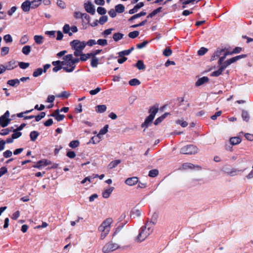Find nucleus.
Instances as JSON below:
<instances>
[{"instance_id":"1","label":"nucleus","mask_w":253,"mask_h":253,"mask_svg":"<svg viewBox=\"0 0 253 253\" xmlns=\"http://www.w3.org/2000/svg\"><path fill=\"white\" fill-rule=\"evenodd\" d=\"M79 61L80 59L78 58H74L73 54L66 55L64 56L63 60L62 61L63 69L66 72H72L76 67V64Z\"/></svg>"},{"instance_id":"57","label":"nucleus","mask_w":253,"mask_h":253,"mask_svg":"<svg viewBox=\"0 0 253 253\" xmlns=\"http://www.w3.org/2000/svg\"><path fill=\"white\" fill-rule=\"evenodd\" d=\"M99 45L104 46L107 44V41L105 39H99L97 42Z\"/></svg>"},{"instance_id":"53","label":"nucleus","mask_w":253,"mask_h":253,"mask_svg":"<svg viewBox=\"0 0 253 253\" xmlns=\"http://www.w3.org/2000/svg\"><path fill=\"white\" fill-rule=\"evenodd\" d=\"M29 63H25L23 62H19V66L20 68L22 69H25L29 66Z\"/></svg>"},{"instance_id":"15","label":"nucleus","mask_w":253,"mask_h":253,"mask_svg":"<svg viewBox=\"0 0 253 253\" xmlns=\"http://www.w3.org/2000/svg\"><path fill=\"white\" fill-rule=\"evenodd\" d=\"M225 68H226L225 66L223 65V64H222V65H221L220 66V67L218 70L214 71L211 73V76H213V77L219 76L221 74L222 72L223 71V70Z\"/></svg>"},{"instance_id":"43","label":"nucleus","mask_w":253,"mask_h":253,"mask_svg":"<svg viewBox=\"0 0 253 253\" xmlns=\"http://www.w3.org/2000/svg\"><path fill=\"white\" fill-rule=\"evenodd\" d=\"M18 130H16V129L13 131L14 133L12 134L11 137L14 139L20 137L22 135L21 132H18Z\"/></svg>"},{"instance_id":"47","label":"nucleus","mask_w":253,"mask_h":253,"mask_svg":"<svg viewBox=\"0 0 253 253\" xmlns=\"http://www.w3.org/2000/svg\"><path fill=\"white\" fill-rule=\"evenodd\" d=\"M70 94L67 91H64L62 92L60 94L57 95V97L68 98Z\"/></svg>"},{"instance_id":"54","label":"nucleus","mask_w":253,"mask_h":253,"mask_svg":"<svg viewBox=\"0 0 253 253\" xmlns=\"http://www.w3.org/2000/svg\"><path fill=\"white\" fill-rule=\"evenodd\" d=\"M176 123V124L180 125L183 127H185L188 125V123L186 121H184L181 120H177Z\"/></svg>"},{"instance_id":"46","label":"nucleus","mask_w":253,"mask_h":253,"mask_svg":"<svg viewBox=\"0 0 253 253\" xmlns=\"http://www.w3.org/2000/svg\"><path fill=\"white\" fill-rule=\"evenodd\" d=\"M139 34V32L137 31L131 32L128 34V37L130 38L134 39L137 37Z\"/></svg>"},{"instance_id":"26","label":"nucleus","mask_w":253,"mask_h":253,"mask_svg":"<svg viewBox=\"0 0 253 253\" xmlns=\"http://www.w3.org/2000/svg\"><path fill=\"white\" fill-rule=\"evenodd\" d=\"M120 163L121 161L119 160L113 161L109 163L108 165V168L110 169H113L117 167Z\"/></svg>"},{"instance_id":"32","label":"nucleus","mask_w":253,"mask_h":253,"mask_svg":"<svg viewBox=\"0 0 253 253\" xmlns=\"http://www.w3.org/2000/svg\"><path fill=\"white\" fill-rule=\"evenodd\" d=\"M39 133L36 131H33L30 133V136L31 140L32 141H35L39 136Z\"/></svg>"},{"instance_id":"55","label":"nucleus","mask_w":253,"mask_h":253,"mask_svg":"<svg viewBox=\"0 0 253 253\" xmlns=\"http://www.w3.org/2000/svg\"><path fill=\"white\" fill-rule=\"evenodd\" d=\"M45 116V113L43 112H42L40 113V114H39V115L38 116H35V119H36V121L37 122H38L40 120H41L43 118H44Z\"/></svg>"},{"instance_id":"36","label":"nucleus","mask_w":253,"mask_h":253,"mask_svg":"<svg viewBox=\"0 0 253 253\" xmlns=\"http://www.w3.org/2000/svg\"><path fill=\"white\" fill-rule=\"evenodd\" d=\"M172 51L169 47H167L163 50V54L166 57H169L172 54Z\"/></svg>"},{"instance_id":"20","label":"nucleus","mask_w":253,"mask_h":253,"mask_svg":"<svg viewBox=\"0 0 253 253\" xmlns=\"http://www.w3.org/2000/svg\"><path fill=\"white\" fill-rule=\"evenodd\" d=\"M44 38L41 35H35L34 37V40L36 43L38 44H41L43 42Z\"/></svg>"},{"instance_id":"34","label":"nucleus","mask_w":253,"mask_h":253,"mask_svg":"<svg viewBox=\"0 0 253 253\" xmlns=\"http://www.w3.org/2000/svg\"><path fill=\"white\" fill-rule=\"evenodd\" d=\"M115 10L118 13H123L125 11V6L121 4H118L115 6Z\"/></svg>"},{"instance_id":"10","label":"nucleus","mask_w":253,"mask_h":253,"mask_svg":"<svg viewBox=\"0 0 253 253\" xmlns=\"http://www.w3.org/2000/svg\"><path fill=\"white\" fill-rule=\"evenodd\" d=\"M141 212L140 210L136 207L133 208L130 213V216L132 218H135L141 215Z\"/></svg>"},{"instance_id":"52","label":"nucleus","mask_w":253,"mask_h":253,"mask_svg":"<svg viewBox=\"0 0 253 253\" xmlns=\"http://www.w3.org/2000/svg\"><path fill=\"white\" fill-rule=\"evenodd\" d=\"M9 52V47H3L1 49V55L2 56H4L8 53Z\"/></svg>"},{"instance_id":"8","label":"nucleus","mask_w":253,"mask_h":253,"mask_svg":"<svg viewBox=\"0 0 253 253\" xmlns=\"http://www.w3.org/2000/svg\"><path fill=\"white\" fill-rule=\"evenodd\" d=\"M34 1L30 2L29 0H26L23 2L21 5V8L24 12H28L30 9L31 5H33ZM40 3L38 4H35L34 6L32 5V7H38Z\"/></svg>"},{"instance_id":"37","label":"nucleus","mask_w":253,"mask_h":253,"mask_svg":"<svg viewBox=\"0 0 253 253\" xmlns=\"http://www.w3.org/2000/svg\"><path fill=\"white\" fill-rule=\"evenodd\" d=\"M10 121V119H6V118H4L2 120H1V121H0V125L2 127H4L8 125Z\"/></svg>"},{"instance_id":"6","label":"nucleus","mask_w":253,"mask_h":253,"mask_svg":"<svg viewBox=\"0 0 253 253\" xmlns=\"http://www.w3.org/2000/svg\"><path fill=\"white\" fill-rule=\"evenodd\" d=\"M120 248V247L118 244L110 241L104 246L102 250L104 253H110Z\"/></svg>"},{"instance_id":"28","label":"nucleus","mask_w":253,"mask_h":253,"mask_svg":"<svg viewBox=\"0 0 253 253\" xmlns=\"http://www.w3.org/2000/svg\"><path fill=\"white\" fill-rule=\"evenodd\" d=\"M123 36L124 35L123 34L120 33H116L113 35V38L115 42H118V41L123 39Z\"/></svg>"},{"instance_id":"41","label":"nucleus","mask_w":253,"mask_h":253,"mask_svg":"<svg viewBox=\"0 0 253 253\" xmlns=\"http://www.w3.org/2000/svg\"><path fill=\"white\" fill-rule=\"evenodd\" d=\"M242 117L243 119L246 122H248L249 120L250 117H249V114L246 111H242Z\"/></svg>"},{"instance_id":"7","label":"nucleus","mask_w":253,"mask_h":253,"mask_svg":"<svg viewBox=\"0 0 253 253\" xmlns=\"http://www.w3.org/2000/svg\"><path fill=\"white\" fill-rule=\"evenodd\" d=\"M86 45L84 41L81 42L78 40H75L70 42V45L74 50H83Z\"/></svg>"},{"instance_id":"59","label":"nucleus","mask_w":253,"mask_h":253,"mask_svg":"<svg viewBox=\"0 0 253 253\" xmlns=\"http://www.w3.org/2000/svg\"><path fill=\"white\" fill-rule=\"evenodd\" d=\"M208 51V49L205 47H201L198 51V55H203Z\"/></svg>"},{"instance_id":"62","label":"nucleus","mask_w":253,"mask_h":253,"mask_svg":"<svg viewBox=\"0 0 253 253\" xmlns=\"http://www.w3.org/2000/svg\"><path fill=\"white\" fill-rule=\"evenodd\" d=\"M97 11L99 14L101 15L105 14L106 12L105 9L102 7H98L97 8Z\"/></svg>"},{"instance_id":"12","label":"nucleus","mask_w":253,"mask_h":253,"mask_svg":"<svg viewBox=\"0 0 253 253\" xmlns=\"http://www.w3.org/2000/svg\"><path fill=\"white\" fill-rule=\"evenodd\" d=\"M138 182V179L136 177L128 178L126 180L125 183L129 186H133Z\"/></svg>"},{"instance_id":"31","label":"nucleus","mask_w":253,"mask_h":253,"mask_svg":"<svg viewBox=\"0 0 253 253\" xmlns=\"http://www.w3.org/2000/svg\"><path fill=\"white\" fill-rule=\"evenodd\" d=\"M146 14V13L144 11H141V12L139 13H137V14H136L134 15H133L132 16H131L129 19L128 20L129 21H131L132 20H134L135 19H136L137 18H139L141 16H144Z\"/></svg>"},{"instance_id":"49","label":"nucleus","mask_w":253,"mask_h":253,"mask_svg":"<svg viewBox=\"0 0 253 253\" xmlns=\"http://www.w3.org/2000/svg\"><path fill=\"white\" fill-rule=\"evenodd\" d=\"M39 164L41 165V167H45L48 165L50 164V162H49L47 160H42L39 161Z\"/></svg>"},{"instance_id":"11","label":"nucleus","mask_w":253,"mask_h":253,"mask_svg":"<svg viewBox=\"0 0 253 253\" xmlns=\"http://www.w3.org/2000/svg\"><path fill=\"white\" fill-rule=\"evenodd\" d=\"M222 53H223L225 54V56H227L228 55H232L233 53V51H226L224 49H218L214 53V56H220L222 54Z\"/></svg>"},{"instance_id":"3","label":"nucleus","mask_w":253,"mask_h":253,"mask_svg":"<svg viewBox=\"0 0 253 253\" xmlns=\"http://www.w3.org/2000/svg\"><path fill=\"white\" fill-rule=\"evenodd\" d=\"M112 221V218H107L99 226L98 230L100 232V239L101 240H103L109 233Z\"/></svg>"},{"instance_id":"23","label":"nucleus","mask_w":253,"mask_h":253,"mask_svg":"<svg viewBox=\"0 0 253 253\" xmlns=\"http://www.w3.org/2000/svg\"><path fill=\"white\" fill-rule=\"evenodd\" d=\"M169 114L168 113H165L164 114L160 116V117L158 118L154 122V124L155 125H157L160 123H161L164 119L166 118V117Z\"/></svg>"},{"instance_id":"21","label":"nucleus","mask_w":253,"mask_h":253,"mask_svg":"<svg viewBox=\"0 0 253 253\" xmlns=\"http://www.w3.org/2000/svg\"><path fill=\"white\" fill-rule=\"evenodd\" d=\"M240 170H237L236 169H227L225 171V172L229 175L231 176H234L237 175L238 174V172Z\"/></svg>"},{"instance_id":"29","label":"nucleus","mask_w":253,"mask_h":253,"mask_svg":"<svg viewBox=\"0 0 253 253\" xmlns=\"http://www.w3.org/2000/svg\"><path fill=\"white\" fill-rule=\"evenodd\" d=\"M162 8L161 7H159L155 10H153L151 13H150L148 16L147 18H152L155 15H156L157 13L161 12Z\"/></svg>"},{"instance_id":"50","label":"nucleus","mask_w":253,"mask_h":253,"mask_svg":"<svg viewBox=\"0 0 253 253\" xmlns=\"http://www.w3.org/2000/svg\"><path fill=\"white\" fill-rule=\"evenodd\" d=\"M131 52V50H125L122 51H121L119 53V56L121 57H123L125 55H128Z\"/></svg>"},{"instance_id":"33","label":"nucleus","mask_w":253,"mask_h":253,"mask_svg":"<svg viewBox=\"0 0 253 253\" xmlns=\"http://www.w3.org/2000/svg\"><path fill=\"white\" fill-rule=\"evenodd\" d=\"M140 84V82L137 79H133L129 81V84L131 86H137Z\"/></svg>"},{"instance_id":"63","label":"nucleus","mask_w":253,"mask_h":253,"mask_svg":"<svg viewBox=\"0 0 253 253\" xmlns=\"http://www.w3.org/2000/svg\"><path fill=\"white\" fill-rule=\"evenodd\" d=\"M100 90L101 88L98 87L95 89L90 90L89 93L92 95H94L98 93Z\"/></svg>"},{"instance_id":"14","label":"nucleus","mask_w":253,"mask_h":253,"mask_svg":"<svg viewBox=\"0 0 253 253\" xmlns=\"http://www.w3.org/2000/svg\"><path fill=\"white\" fill-rule=\"evenodd\" d=\"M114 188L113 187H110L105 190L102 192V197L104 198L107 199L109 198L114 190Z\"/></svg>"},{"instance_id":"38","label":"nucleus","mask_w":253,"mask_h":253,"mask_svg":"<svg viewBox=\"0 0 253 253\" xmlns=\"http://www.w3.org/2000/svg\"><path fill=\"white\" fill-rule=\"evenodd\" d=\"M99 60L96 57H92L91 60V65L92 67H96L98 64Z\"/></svg>"},{"instance_id":"16","label":"nucleus","mask_w":253,"mask_h":253,"mask_svg":"<svg viewBox=\"0 0 253 253\" xmlns=\"http://www.w3.org/2000/svg\"><path fill=\"white\" fill-rule=\"evenodd\" d=\"M84 8L87 12L91 14H93L95 12V9L90 2L85 3Z\"/></svg>"},{"instance_id":"45","label":"nucleus","mask_w":253,"mask_h":253,"mask_svg":"<svg viewBox=\"0 0 253 253\" xmlns=\"http://www.w3.org/2000/svg\"><path fill=\"white\" fill-rule=\"evenodd\" d=\"M79 141L78 140H73L69 143V146L71 148H76L79 145Z\"/></svg>"},{"instance_id":"35","label":"nucleus","mask_w":253,"mask_h":253,"mask_svg":"<svg viewBox=\"0 0 253 253\" xmlns=\"http://www.w3.org/2000/svg\"><path fill=\"white\" fill-rule=\"evenodd\" d=\"M91 55H90V53H87V54H84L82 53L81 55L80 58H79L80 59V61L81 60L82 61H85L87 59H89L91 56Z\"/></svg>"},{"instance_id":"19","label":"nucleus","mask_w":253,"mask_h":253,"mask_svg":"<svg viewBox=\"0 0 253 253\" xmlns=\"http://www.w3.org/2000/svg\"><path fill=\"white\" fill-rule=\"evenodd\" d=\"M209 78L207 77H203L202 78H200L196 83V86H200L202 85L203 84L208 82Z\"/></svg>"},{"instance_id":"51","label":"nucleus","mask_w":253,"mask_h":253,"mask_svg":"<svg viewBox=\"0 0 253 253\" xmlns=\"http://www.w3.org/2000/svg\"><path fill=\"white\" fill-rule=\"evenodd\" d=\"M158 170L157 169L151 170L149 172V176L152 177L156 176L158 174Z\"/></svg>"},{"instance_id":"39","label":"nucleus","mask_w":253,"mask_h":253,"mask_svg":"<svg viewBox=\"0 0 253 253\" xmlns=\"http://www.w3.org/2000/svg\"><path fill=\"white\" fill-rule=\"evenodd\" d=\"M136 66L139 70H144L145 68V66L143 62L141 60H139L137 61Z\"/></svg>"},{"instance_id":"25","label":"nucleus","mask_w":253,"mask_h":253,"mask_svg":"<svg viewBox=\"0 0 253 253\" xmlns=\"http://www.w3.org/2000/svg\"><path fill=\"white\" fill-rule=\"evenodd\" d=\"M107 107L105 105H99L96 107V111L101 113L104 112L106 110Z\"/></svg>"},{"instance_id":"18","label":"nucleus","mask_w":253,"mask_h":253,"mask_svg":"<svg viewBox=\"0 0 253 253\" xmlns=\"http://www.w3.org/2000/svg\"><path fill=\"white\" fill-rule=\"evenodd\" d=\"M195 168H199L198 166H195L194 165L191 163H184L182 165L181 169L183 170H186L188 169H192Z\"/></svg>"},{"instance_id":"44","label":"nucleus","mask_w":253,"mask_h":253,"mask_svg":"<svg viewBox=\"0 0 253 253\" xmlns=\"http://www.w3.org/2000/svg\"><path fill=\"white\" fill-rule=\"evenodd\" d=\"M29 40V38H28V37L26 35H24V36H23L20 41H19V42H20V43L21 44H24L26 43H27L28 42Z\"/></svg>"},{"instance_id":"61","label":"nucleus","mask_w":253,"mask_h":253,"mask_svg":"<svg viewBox=\"0 0 253 253\" xmlns=\"http://www.w3.org/2000/svg\"><path fill=\"white\" fill-rule=\"evenodd\" d=\"M108 125H105L102 129L99 131L100 134L104 135L106 134L108 131Z\"/></svg>"},{"instance_id":"30","label":"nucleus","mask_w":253,"mask_h":253,"mask_svg":"<svg viewBox=\"0 0 253 253\" xmlns=\"http://www.w3.org/2000/svg\"><path fill=\"white\" fill-rule=\"evenodd\" d=\"M70 30L71 28L69 24H65L63 28V32L65 34H68L70 36H71L72 33L70 32Z\"/></svg>"},{"instance_id":"48","label":"nucleus","mask_w":253,"mask_h":253,"mask_svg":"<svg viewBox=\"0 0 253 253\" xmlns=\"http://www.w3.org/2000/svg\"><path fill=\"white\" fill-rule=\"evenodd\" d=\"M3 40L6 42H12L13 41L11 36L9 34L6 35L3 37Z\"/></svg>"},{"instance_id":"58","label":"nucleus","mask_w":253,"mask_h":253,"mask_svg":"<svg viewBox=\"0 0 253 253\" xmlns=\"http://www.w3.org/2000/svg\"><path fill=\"white\" fill-rule=\"evenodd\" d=\"M57 4L59 7L62 9L65 8L66 7L65 3L62 0H57Z\"/></svg>"},{"instance_id":"27","label":"nucleus","mask_w":253,"mask_h":253,"mask_svg":"<svg viewBox=\"0 0 253 253\" xmlns=\"http://www.w3.org/2000/svg\"><path fill=\"white\" fill-rule=\"evenodd\" d=\"M31 50V47L30 45H25L22 49V53L25 55H28Z\"/></svg>"},{"instance_id":"17","label":"nucleus","mask_w":253,"mask_h":253,"mask_svg":"<svg viewBox=\"0 0 253 253\" xmlns=\"http://www.w3.org/2000/svg\"><path fill=\"white\" fill-rule=\"evenodd\" d=\"M144 6V3L142 2H140L137 4L134 7L129 10V13L130 14H132L135 12H136L141 7H143Z\"/></svg>"},{"instance_id":"5","label":"nucleus","mask_w":253,"mask_h":253,"mask_svg":"<svg viewBox=\"0 0 253 253\" xmlns=\"http://www.w3.org/2000/svg\"><path fill=\"white\" fill-rule=\"evenodd\" d=\"M198 152V148L194 145H187L181 148L180 152L183 154L194 155Z\"/></svg>"},{"instance_id":"22","label":"nucleus","mask_w":253,"mask_h":253,"mask_svg":"<svg viewBox=\"0 0 253 253\" xmlns=\"http://www.w3.org/2000/svg\"><path fill=\"white\" fill-rule=\"evenodd\" d=\"M241 141V139L239 137H233L230 139V143L233 145L239 144Z\"/></svg>"},{"instance_id":"56","label":"nucleus","mask_w":253,"mask_h":253,"mask_svg":"<svg viewBox=\"0 0 253 253\" xmlns=\"http://www.w3.org/2000/svg\"><path fill=\"white\" fill-rule=\"evenodd\" d=\"M108 20V17L107 16H101L100 19H99V20L98 21V22L101 24V25H103L105 23H106Z\"/></svg>"},{"instance_id":"60","label":"nucleus","mask_w":253,"mask_h":253,"mask_svg":"<svg viewBox=\"0 0 253 253\" xmlns=\"http://www.w3.org/2000/svg\"><path fill=\"white\" fill-rule=\"evenodd\" d=\"M100 142L99 139L95 136H92L89 143H92L93 144H97ZM89 143V142L88 143Z\"/></svg>"},{"instance_id":"42","label":"nucleus","mask_w":253,"mask_h":253,"mask_svg":"<svg viewBox=\"0 0 253 253\" xmlns=\"http://www.w3.org/2000/svg\"><path fill=\"white\" fill-rule=\"evenodd\" d=\"M114 29H113V28H110V29H108L107 30H105L102 33V36L106 38L107 37V36L110 35L112 31H114Z\"/></svg>"},{"instance_id":"64","label":"nucleus","mask_w":253,"mask_h":253,"mask_svg":"<svg viewBox=\"0 0 253 253\" xmlns=\"http://www.w3.org/2000/svg\"><path fill=\"white\" fill-rule=\"evenodd\" d=\"M3 156L5 157V158H9V157H10L12 155V153L11 151L10 150H6L5 151L4 153H3Z\"/></svg>"},{"instance_id":"9","label":"nucleus","mask_w":253,"mask_h":253,"mask_svg":"<svg viewBox=\"0 0 253 253\" xmlns=\"http://www.w3.org/2000/svg\"><path fill=\"white\" fill-rule=\"evenodd\" d=\"M246 55L242 54L236 56L235 57H232L228 60H227L224 63H223V65L226 68L227 66H229L232 63L236 62L237 61L239 60L240 59L244 58L246 57Z\"/></svg>"},{"instance_id":"13","label":"nucleus","mask_w":253,"mask_h":253,"mask_svg":"<svg viewBox=\"0 0 253 253\" xmlns=\"http://www.w3.org/2000/svg\"><path fill=\"white\" fill-rule=\"evenodd\" d=\"M6 70H12L17 67L16 62L14 60H11L4 65Z\"/></svg>"},{"instance_id":"4","label":"nucleus","mask_w":253,"mask_h":253,"mask_svg":"<svg viewBox=\"0 0 253 253\" xmlns=\"http://www.w3.org/2000/svg\"><path fill=\"white\" fill-rule=\"evenodd\" d=\"M158 111V107H151L149 110V113L150 114L146 118L144 122L141 125V127H147L152 123Z\"/></svg>"},{"instance_id":"40","label":"nucleus","mask_w":253,"mask_h":253,"mask_svg":"<svg viewBox=\"0 0 253 253\" xmlns=\"http://www.w3.org/2000/svg\"><path fill=\"white\" fill-rule=\"evenodd\" d=\"M43 73V70L42 68H38L33 72V76L34 77H37L42 74Z\"/></svg>"},{"instance_id":"2","label":"nucleus","mask_w":253,"mask_h":253,"mask_svg":"<svg viewBox=\"0 0 253 253\" xmlns=\"http://www.w3.org/2000/svg\"><path fill=\"white\" fill-rule=\"evenodd\" d=\"M154 224V222H147L145 225L141 227L140 233L137 237V241L141 242L147 238L153 232Z\"/></svg>"},{"instance_id":"24","label":"nucleus","mask_w":253,"mask_h":253,"mask_svg":"<svg viewBox=\"0 0 253 253\" xmlns=\"http://www.w3.org/2000/svg\"><path fill=\"white\" fill-rule=\"evenodd\" d=\"M7 84L12 86H17L20 84V80L18 79H13L8 80Z\"/></svg>"}]
</instances>
